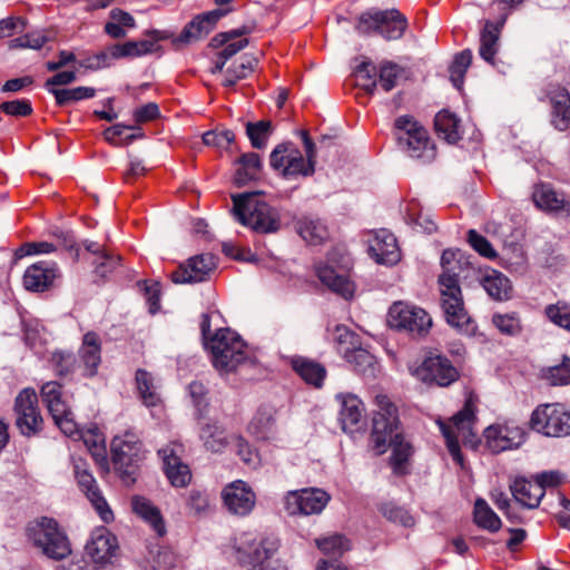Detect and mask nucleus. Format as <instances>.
Returning <instances> with one entry per match:
<instances>
[{
    "instance_id": "obj_1",
    "label": "nucleus",
    "mask_w": 570,
    "mask_h": 570,
    "mask_svg": "<svg viewBox=\"0 0 570 570\" xmlns=\"http://www.w3.org/2000/svg\"><path fill=\"white\" fill-rule=\"evenodd\" d=\"M439 276L441 307L446 323L464 334H473L475 325L465 309L460 278L474 271L469 258L459 249H444Z\"/></svg>"
},
{
    "instance_id": "obj_2",
    "label": "nucleus",
    "mask_w": 570,
    "mask_h": 570,
    "mask_svg": "<svg viewBox=\"0 0 570 570\" xmlns=\"http://www.w3.org/2000/svg\"><path fill=\"white\" fill-rule=\"evenodd\" d=\"M376 410L372 419L370 442L376 455L384 454L392 448L390 458L394 473L404 474L405 463L413 454V448L405 441L400 431L399 411L396 405L384 394L375 396Z\"/></svg>"
},
{
    "instance_id": "obj_3",
    "label": "nucleus",
    "mask_w": 570,
    "mask_h": 570,
    "mask_svg": "<svg viewBox=\"0 0 570 570\" xmlns=\"http://www.w3.org/2000/svg\"><path fill=\"white\" fill-rule=\"evenodd\" d=\"M279 547L275 535L254 532L240 533L234 543L237 561L248 570H288Z\"/></svg>"
},
{
    "instance_id": "obj_4",
    "label": "nucleus",
    "mask_w": 570,
    "mask_h": 570,
    "mask_svg": "<svg viewBox=\"0 0 570 570\" xmlns=\"http://www.w3.org/2000/svg\"><path fill=\"white\" fill-rule=\"evenodd\" d=\"M214 367L224 374L235 372L240 365L254 363L247 344L234 331L218 328L206 343Z\"/></svg>"
},
{
    "instance_id": "obj_5",
    "label": "nucleus",
    "mask_w": 570,
    "mask_h": 570,
    "mask_svg": "<svg viewBox=\"0 0 570 570\" xmlns=\"http://www.w3.org/2000/svg\"><path fill=\"white\" fill-rule=\"evenodd\" d=\"M306 158L293 144L277 145L269 156L274 170L287 179L312 176L315 171V144L306 131L302 134Z\"/></svg>"
},
{
    "instance_id": "obj_6",
    "label": "nucleus",
    "mask_w": 570,
    "mask_h": 570,
    "mask_svg": "<svg viewBox=\"0 0 570 570\" xmlns=\"http://www.w3.org/2000/svg\"><path fill=\"white\" fill-rule=\"evenodd\" d=\"M233 214L242 225L256 233H275L281 227L278 212L261 199L258 194L233 196Z\"/></svg>"
},
{
    "instance_id": "obj_7",
    "label": "nucleus",
    "mask_w": 570,
    "mask_h": 570,
    "mask_svg": "<svg viewBox=\"0 0 570 570\" xmlns=\"http://www.w3.org/2000/svg\"><path fill=\"white\" fill-rule=\"evenodd\" d=\"M26 535L35 548L52 560H63L71 553L70 541L59 523L48 517L30 521Z\"/></svg>"
},
{
    "instance_id": "obj_8",
    "label": "nucleus",
    "mask_w": 570,
    "mask_h": 570,
    "mask_svg": "<svg viewBox=\"0 0 570 570\" xmlns=\"http://www.w3.org/2000/svg\"><path fill=\"white\" fill-rule=\"evenodd\" d=\"M399 147L410 157L431 163L436 157V148L429 131L414 117L404 115L394 121Z\"/></svg>"
},
{
    "instance_id": "obj_9",
    "label": "nucleus",
    "mask_w": 570,
    "mask_h": 570,
    "mask_svg": "<svg viewBox=\"0 0 570 570\" xmlns=\"http://www.w3.org/2000/svg\"><path fill=\"white\" fill-rule=\"evenodd\" d=\"M355 30L360 35H380L387 41L401 39L407 29V19L396 9H368L355 20Z\"/></svg>"
},
{
    "instance_id": "obj_10",
    "label": "nucleus",
    "mask_w": 570,
    "mask_h": 570,
    "mask_svg": "<svg viewBox=\"0 0 570 570\" xmlns=\"http://www.w3.org/2000/svg\"><path fill=\"white\" fill-rule=\"evenodd\" d=\"M476 404L475 399L470 395L463 407L454 414L449 423L438 421L440 430L445 439L446 448L452 459L459 465H463V455L460 449V439L464 442L473 435V425L476 421Z\"/></svg>"
},
{
    "instance_id": "obj_11",
    "label": "nucleus",
    "mask_w": 570,
    "mask_h": 570,
    "mask_svg": "<svg viewBox=\"0 0 570 570\" xmlns=\"http://www.w3.org/2000/svg\"><path fill=\"white\" fill-rule=\"evenodd\" d=\"M410 373L429 386L448 387L460 379V371L443 354L428 352L419 364L410 366Z\"/></svg>"
},
{
    "instance_id": "obj_12",
    "label": "nucleus",
    "mask_w": 570,
    "mask_h": 570,
    "mask_svg": "<svg viewBox=\"0 0 570 570\" xmlns=\"http://www.w3.org/2000/svg\"><path fill=\"white\" fill-rule=\"evenodd\" d=\"M532 430L547 436H566L570 434V412L562 404H541L531 414Z\"/></svg>"
},
{
    "instance_id": "obj_13",
    "label": "nucleus",
    "mask_w": 570,
    "mask_h": 570,
    "mask_svg": "<svg viewBox=\"0 0 570 570\" xmlns=\"http://www.w3.org/2000/svg\"><path fill=\"white\" fill-rule=\"evenodd\" d=\"M141 448L138 434L131 430L112 439L111 461L122 478H131L135 474L136 465L142 459Z\"/></svg>"
},
{
    "instance_id": "obj_14",
    "label": "nucleus",
    "mask_w": 570,
    "mask_h": 570,
    "mask_svg": "<svg viewBox=\"0 0 570 570\" xmlns=\"http://www.w3.org/2000/svg\"><path fill=\"white\" fill-rule=\"evenodd\" d=\"M389 324L391 327L405 331L412 336H423L429 333L432 318L421 307L396 302L389 309Z\"/></svg>"
},
{
    "instance_id": "obj_15",
    "label": "nucleus",
    "mask_w": 570,
    "mask_h": 570,
    "mask_svg": "<svg viewBox=\"0 0 570 570\" xmlns=\"http://www.w3.org/2000/svg\"><path fill=\"white\" fill-rule=\"evenodd\" d=\"M331 500V495L318 488H306L286 492L283 498L288 515L320 514Z\"/></svg>"
},
{
    "instance_id": "obj_16",
    "label": "nucleus",
    "mask_w": 570,
    "mask_h": 570,
    "mask_svg": "<svg viewBox=\"0 0 570 570\" xmlns=\"http://www.w3.org/2000/svg\"><path fill=\"white\" fill-rule=\"evenodd\" d=\"M16 425L26 436L38 434L43 428V419L38 406V395L33 389H23L14 401Z\"/></svg>"
},
{
    "instance_id": "obj_17",
    "label": "nucleus",
    "mask_w": 570,
    "mask_h": 570,
    "mask_svg": "<svg viewBox=\"0 0 570 570\" xmlns=\"http://www.w3.org/2000/svg\"><path fill=\"white\" fill-rule=\"evenodd\" d=\"M525 431L514 421H505L488 426L484 432L487 448L492 453L518 449L525 441Z\"/></svg>"
},
{
    "instance_id": "obj_18",
    "label": "nucleus",
    "mask_w": 570,
    "mask_h": 570,
    "mask_svg": "<svg viewBox=\"0 0 570 570\" xmlns=\"http://www.w3.org/2000/svg\"><path fill=\"white\" fill-rule=\"evenodd\" d=\"M73 472L79 488L86 494L102 521L109 522L112 520V511L102 497L95 478L88 471V464L81 459L73 460Z\"/></svg>"
},
{
    "instance_id": "obj_19",
    "label": "nucleus",
    "mask_w": 570,
    "mask_h": 570,
    "mask_svg": "<svg viewBox=\"0 0 570 570\" xmlns=\"http://www.w3.org/2000/svg\"><path fill=\"white\" fill-rule=\"evenodd\" d=\"M532 200L540 210L559 218L570 217V196L551 184H539L532 193Z\"/></svg>"
},
{
    "instance_id": "obj_20",
    "label": "nucleus",
    "mask_w": 570,
    "mask_h": 570,
    "mask_svg": "<svg viewBox=\"0 0 570 570\" xmlns=\"http://www.w3.org/2000/svg\"><path fill=\"white\" fill-rule=\"evenodd\" d=\"M61 272L55 262L39 261L23 273L22 284L28 292L42 293L56 286Z\"/></svg>"
},
{
    "instance_id": "obj_21",
    "label": "nucleus",
    "mask_w": 570,
    "mask_h": 570,
    "mask_svg": "<svg viewBox=\"0 0 570 570\" xmlns=\"http://www.w3.org/2000/svg\"><path fill=\"white\" fill-rule=\"evenodd\" d=\"M222 499L226 509L238 517L248 515L256 504L255 492L242 480L227 484L222 491Z\"/></svg>"
},
{
    "instance_id": "obj_22",
    "label": "nucleus",
    "mask_w": 570,
    "mask_h": 570,
    "mask_svg": "<svg viewBox=\"0 0 570 570\" xmlns=\"http://www.w3.org/2000/svg\"><path fill=\"white\" fill-rule=\"evenodd\" d=\"M370 256L382 265L393 266L401 259V249L396 237L387 229L382 228L371 234L367 240Z\"/></svg>"
},
{
    "instance_id": "obj_23",
    "label": "nucleus",
    "mask_w": 570,
    "mask_h": 570,
    "mask_svg": "<svg viewBox=\"0 0 570 570\" xmlns=\"http://www.w3.org/2000/svg\"><path fill=\"white\" fill-rule=\"evenodd\" d=\"M216 259L212 254H202L190 257L180 264L170 275L176 284L204 282L215 269Z\"/></svg>"
},
{
    "instance_id": "obj_24",
    "label": "nucleus",
    "mask_w": 570,
    "mask_h": 570,
    "mask_svg": "<svg viewBox=\"0 0 570 570\" xmlns=\"http://www.w3.org/2000/svg\"><path fill=\"white\" fill-rule=\"evenodd\" d=\"M225 13L226 11L216 9L196 16L184 27L179 36L173 38V46L178 49L206 37Z\"/></svg>"
},
{
    "instance_id": "obj_25",
    "label": "nucleus",
    "mask_w": 570,
    "mask_h": 570,
    "mask_svg": "<svg viewBox=\"0 0 570 570\" xmlns=\"http://www.w3.org/2000/svg\"><path fill=\"white\" fill-rule=\"evenodd\" d=\"M183 445L173 443L159 450L164 461V470L170 484L176 488H185L191 481V471L180 459Z\"/></svg>"
},
{
    "instance_id": "obj_26",
    "label": "nucleus",
    "mask_w": 570,
    "mask_h": 570,
    "mask_svg": "<svg viewBox=\"0 0 570 570\" xmlns=\"http://www.w3.org/2000/svg\"><path fill=\"white\" fill-rule=\"evenodd\" d=\"M79 373L85 379L98 374L101 364V340L96 332H87L78 350Z\"/></svg>"
},
{
    "instance_id": "obj_27",
    "label": "nucleus",
    "mask_w": 570,
    "mask_h": 570,
    "mask_svg": "<svg viewBox=\"0 0 570 570\" xmlns=\"http://www.w3.org/2000/svg\"><path fill=\"white\" fill-rule=\"evenodd\" d=\"M546 96L551 106V125L564 131L570 124V92L567 88L550 83L546 89Z\"/></svg>"
},
{
    "instance_id": "obj_28",
    "label": "nucleus",
    "mask_w": 570,
    "mask_h": 570,
    "mask_svg": "<svg viewBox=\"0 0 570 570\" xmlns=\"http://www.w3.org/2000/svg\"><path fill=\"white\" fill-rule=\"evenodd\" d=\"M87 556L98 564L107 563L115 554L117 544L116 538L101 528L91 533L86 547Z\"/></svg>"
},
{
    "instance_id": "obj_29",
    "label": "nucleus",
    "mask_w": 570,
    "mask_h": 570,
    "mask_svg": "<svg viewBox=\"0 0 570 570\" xmlns=\"http://www.w3.org/2000/svg\"><path fill=\"white\" fill-rule=\"evenodd\" d=\"M336 399L341 405L338 421L343 431H357L364 413L362 401L354 394H338Z\"/></svg>"
},
{
    "instance_id": "obj_30",
    "label": "nucleus",
    "mask_w": 570,
    "mask_h": 570,
    "mask_svg": "<svg viewBox=\"0 0 570 570\" xmlns=\"http://www.w3.org/2000/svg\"><path fill=\"white\" fill-rule=\"evenodd\" d=\"M510 490L515 501L528 509L538 508L544 497L542 485L535 483L534 480H528L525 478H517L510 485Z\"/></svg>"
},
{
    "instance_id": "obj_31",
    "label": "nucleus",
    "mask_w": 570,
    "mask_h": 570,
    "mask_svg": "<svg viewBox=\"0 0 570 570\" xmlns=\"http://www.w3.org/2000/svg\"><path fill=\"white\" fill-rule=\"evenodd\" d=\"M316 275L332 292L346 299L353 297L355 285L346 275L337 274L334 268L327 265L317 266Z\"/></svg>"
},
{
    "instance_id": "obj_32",
    "label": "nucleus",
    "mask_w": 570,
    "mask_h": 570,
    "mask_svg": "<svg viewBox=\"0 0 570 570\" xmlns=\"http://www.w3.org/2000/svg\"><path fill=\"white\" fill-rule=\"evenodd\" d=\"M503 26L504 24H501L498 20H487L480 33L479 55L491 65H494L495 61V55L500 47L499 39Z\"/></svg>"
},
{
    "instance_id": "obj_33",
    "label": "nucleus",
    "mask_w": 570,
    "mask_h": 570,
    "mask_svg": "<svg viewBox=\"0 0 570 570\" xmlns=\"http://www.w3.org/2000/svg\"><path fill=\"white\" fill-rule=\"evenodd\" d=\"M481 285L488 295L495 301L503 302L512 297L513 288L510 279L495 269H491L483 275Z\"/></svg>"
},
{
    "instance_id": "obj_34",
    "label": "nucleus",
    "mask_w": 570,
    "mask_h": 570,
    "mask_svg": "<svg viewBox=\"0 0 570 570\" xmlns=\"http://www.w3.org/2000/svg\"><path fill=\"white\" fill-rule=\"evenodd\" d=\"M249 29L243 27L240 29L230 30L227 32H222L215 36L212 40L214 47L224 46L223 50L219 52V58H224L226 60L230 59L242 49H244L248 45V39H238L237 41H232L236 38H239L244 35H247Z\"/></svg>"
},
{
    "instance_id": "obj_35",
    "label": "nucleus",
    "mask_w": 570,
    "mask_h": 570,
    "mask_svg": "<svg viewBox=\"0 0 570 570\" xmlns=\"http://www.w3.org/2000/svg\"><path fill=\"white\" fill-rule=\"evenodd\" d=\"M292 367L307 384L315 387H321L326 376V370L322 364L306 357L293 358Z\"/></svg>"
},
{
    "instance_id": "obj_36",
    "label": "nucleus",
    "mask_w": 570,
    "mask_h": 570,
    "mask_svg": "<svg viewBox=\"0 0 570 570\" xmlns=\"http://www.w3.org/2000/svg\"><path fill=\"white\" fill-rule=\"evenodd\" d=\"M49 364L53 373L61 380H72L79 371L78 358L70 351L58 350L52 352Z\"/></svg>"
},
{
    "instance_id": "obj_37",
    "label": "nucleus",
    "mask_w": 570,
    "mask_h": 570,
    "mask_svg": "<svg viewBox=\"0 0 570 570\" xmlns=\"http://www.w3.org/2000/svg\"><path fill=\"white\" fill-rule=\"evenodd\" d=\"M131 504L135 513L146 520L159 537L166 534V525L160 511L149 500L144 497H135Z\"/></svg>"
},
{
    "instance_id": "obj_38",
    "label": "nucleus",
    "mask_w": 570,
    "mask_h": 570,
    "mask_svg": "<svg viewBox=\"0 0 570 570\" xmlns=\"http://www.w3.org/2000/svg\"><path fill=\"white\" fill-rule=\"evenodd\" d=\"M295 227L299 236L311 245H318L328 236L326 225L318 218L302 217Z\"/></svg>"
},
{
    "instance_id": "obj_39",
    "label": "nucleus",
    "mask_w": 570,
    "mask_h": 570,
    "mask_svg": "<svg viewBox=\"0 0 570 570\" xmlns=\"http://www.w3.org/2000/svg\"><path fill=\"white\" fill-rule=\"evenodd\" d=\"M40 396L51 416L67 413L69 406L62 397V386L60 383L56 381L45 383L40 389Z\"/></svg>"
},
{
    "instance_id": "obj_40",
    "label": "nucleus",
    "mask_w": 570,
    "mask_h": 570,
    "mask_svg": "<svg viewBox=\"0 0 570 570\" xmlns=\"http://www.w3.org/2000/svg\"><path fill=\"white\" fill-rule=\"evenodd\" d=\"M135 381L139 397L146 406L154 407L160 405L161 397L149 372L142 368L137 370Z\"/></svg>"
},
{
    "instance_id": "obj_41",
    "label": "nucleus",
    "mask_w": 570,
    "mask_h": 570,
    "mask_svg": "<svg viewBox=\"0 0 570 570\" xmlns=\"http://www.w3.org/2000/svg\"><path fill=\"white\" fill-rule=\"evenodd\" d=\"M458 117L448 110L438 112L434 119L438 136L450 144L456 142L461 138Z\"/></svg>"
},
{
    "instance_id": "obj_42",
    "label": "nucleus",
    "mask_w": 570,
    "mask_h": 570,
    "mask_svg": "<svg viewBox=\"0 0 570 570\" xmlns=\"http://www.w3.org/2000/svg\"><path fill=\"white\" fill-rule=\"evenodd\" d=\"M238 168L235 174V183L238 186H244L248 181L254 180L258 177L262 163L258 154L247 153L239 157Z\"/></svg>"
},
{
    "instance_id": "obj_43",
    "label": "nucleus",
    "mask_w": 570,
    "mask_h": 570,
    "mask_svg": "<svg viewBox=\"0 0 570 570\" xmlns=\"http://www.w3.org/2000/svg\"><path fill=\"white\" fill-rule=\"evenodd\" d=\"M473 520L479 528L492 533L498 532L502 527L500 518L484 499L475 500Z\"/></svg>"
},
{
    "instance_id": "obj_44",
    "label": "nucleus",
    "mask_w": 570,
    "mask_h": 570,
    "mask_svg": "<svg viewBox=\"0 0 570 570\" xmlns=\"http://www.w3.org/2000/svg\"><path fill=\"white\" fill-rule=\"evenodd\" d=\"M275 417L272 409H259L248 424V432L258 440H267L274 431Z\"/></svg>"
},
{
    "instance_id": "obj_45",
    "label": "nucleus",
    "mask_w": 570,
    "mask_h": 570,
    "mask_svg": "<svg viewBox=\"0 0 570 570\" xmlns=\"http://www.w3.org/2000/svg\"><path fill=\"white\" fill-rule=\"evenodd\" d=\"M154 52V42L145 40L127 41L111 46L114 59L137 58Z\"/></svg>"
},
{
    "instance_id": "obj_46",
    "label": "nucleus",
    "mask_w": 570,
    "mask_h": 570,
    "mask_svg": "<svg viewBox=\"0 0 570 570\" xmlns=\"http://www.w3.org/2000/svg\"><path fill=\"white\" fill-rule=\"evenodd\" d=\"M199 436L205 448L212 452H222L229 443L224 429L217 424H205L202 426Z\"/></svg>"
},
{
    "instance_id": "obj_47",
    "label": "nucleus",
    "mask_w": 570,
    "mask_h": 570,
    "mask_svg": "<svg viewBox=\"0 0 570 570\" xmlns=\"http://www.w3.org/2000/svg\"><path fill=\"white\" fill-rule=\"evenodd\" d=\"M376 73V67L371 61H362L354 70L356 85L372 95L377 87Z\"/></svg>"
},
{
    "instance_id": "obj_48",
    "label": "nucleus",
    "mask_w": 570,
    "mask_h": 570,
    "mask_svg": "<svg viewBox=\"0 0 570 570\" xmlns=\"http://www.w3.org/2000/svg\"><path fill=\"white\" fill-rule=\"evenodd\" d=\"M406 219L409 224L413 225L417 230L431 234L436 230L435 222L422 212L420 205L415 202H410L406 207Z\"/></svg>"
},
{
    "instance_id": "obj_49",
    "label": "nucleus",
    "mask_w": 570,
    "mask_h": 570,
    "mask_svg": "<svg viewBox=\"0 0 570 570\" xmlns=\"http://www.w3.org/2000/svg\"><path fill=\"white\" fill-rule=\"evenodd\" d=\"M544 316L554 325L570 332V303L558 301L544 307Z\"/></svg>"
},
{
    "instance_id": "obj_50",
    "label": "nucleus",
    "mask_w": 570,
    "mask_h": 570,
    "mask_svg": "<svg viewBox=\"0 0 570 570\" xmlns=\"http://www.w3.org/2000/svg\"><path fill=\"white\" fill-rule=\"evenodd\" d=\"M51 92L59 106H66L75 101L92 98L96 89L91 87H76L72 89H52Z\"/></svg>"
},
{
    "instance_id": "obj_51",
    "label": "nucleus",
    "mask_w": 570,
    "mask_h": 570,
    "mask_svg": "<svg viewBox=\"0 0 570 570\" xmlns=\"http://www.w3.org/2000/svg\"><path fill=\"white\" fill-rule=\"evenodd\" d=\"M185 505L194 515H204L210 509L209 494L205 490L191 489L185 497Z\"/></svg>"
},
{
    "instance_id": "obj_52",
    "label": "nucleus",
    "mask_w": 570,
    "mask_h": 570,
    "mask_svg": "<svg viewBox=\"0 0 570 570\" xmlns=\"http://www.w3.org/2000/svg\"><path fill=\"white\" fill-rule=\"evenodd\" d=\"M492 324L504 335L515 336L522 332V323L518 313H497L492 316Z\"/></svg>"
},
{
    "instance_id": "obj_53",
    "label": "nucleus",
    "mask_w": 570,
    "mask_h": 570,
    "mask_svg": "<svg viewBox=\"0 0 570 570\" xmlns=\"http://www.w3.org/2000/svg\"><path fill=\"white\" fill-rule=\"evenodd\" d=\"M472 62V51L465 49L454 57L452 65L450 66V78L454 87L460 89L463 85L464 76Z\"/></svg>"
},
{
    "instance_id": "obj_54",
    "label": "nucleus",
    "mask_w": 570,
    "mask_h": 570,
    "mask_svg": "<svg viewBox=\"0 0 570 570\" xmlns=\"http://www.w3.org/2000/svg\"><path fill=\"white\" fill-rule=\"evenodd\" d=\"M272 132V122L261 120L257 122H247L246 135L254 148L262 149L266 146L267 139Z\"/></svg>"
},
{
    "instance_id": "obj_55",
    "label": "nucleus",
    "mask_w": 570,
    "mask_h": 570,
    "mask_svg": "<svg viewBox=\"0 0 570 570\" xmlns=\"http://www.w3.org/2000/svg\"><path fill=\"white\" fill-rule=\"evenodd\" d=\"M316 546L324 554L333 558L342 556L350 549L348 540L341 534L317 539Z\"/></svg>"
},
{
    "instance_id": "obj_56",
    "label": "nucleus",
    "mask_w": 570,
    "mask_h": 570,
    "mask_svg": "<svg viewBox=\"0 0 570 570\" xmlns=\"http://www.w3.org/2000/svg\"><path fill=\"white\" fill-rule=\"evenodd\" d=\"M543 377L550 385L570 384V357L564 356L560 364L547 368Z\"/></svg>"
},
{
    "instance_id": "obj_57",
    "label": "nucleus",
    "mask_w": 570,
    "mask_h": 570,
    "mask_svg": "<svg viewBox=\"0 0 570 570\" xmlns=\"http://www.w3.org/2000/svg\"><path fill=\"white\" fill-rule=\"evenodd\" d=\"M402 75V68L392 62L383 61L379 68V82L385 91L392 90Z\"/></svg>"
},
{
    "instance_id": "obj_58",
    "label": "nucleus",
    "mask_w": 570,
    "mask_h": 570,
    "mask_svg": "<svg viewBox=\"0 0 570 570\" xmlns=\"http://www.w3.org/2000/svg\"><path fill=\"white\" fill-rule=\"evenodd\" d=\"M380 512L387 520L399 522L404 527L414 525L413 517L402 507L394 504L393 502H384L380 505Z\"/></svg>"
},
{
    "instance_id": "obj_59",
    "label": "nucleus",
    "mask_w": 570,
    "mask_h": 570,
    "mask_svg": "<svg viewBox=\"0 0 570 570\" xmlns=\"http://www.w3.org/2000/svg\"><path fill=\"white\" fill-rule=\"evenodd\" d=\"M81 438L96 462L106 463V448L101 435L97 432L89 431L88 433L81 435Z\"/></svg>"
},
{
    "instance_id": "obj_60",
    "label": "nucleus",
    "mask_w": 570,
    "mask_h": 570,
    "mask_svg": "<svg viewBox=\"0 0 570 570\" xmlns=\"http://www.w3.org/2000/svg\"><path fill=\"white\" fill-rule=\"evenodd\" d=\"M235 140L234 131L229 129L209 130L203 135V141L206 146L216 147L218 149L227 148Z\"/></svg>"
},
{
    "instance_id": "obj_61",
    "label": "nucleus",
    "mask_w": 570,
    "mask_h": 570,
    "mask_svg": "<svg viewBox=\"0 0 570 570\" xmlns=\"http://www.w3.org/2000/svg\"><path fill=\"white\" fill-rule=\"evenodd\" d=\"M120 263V256L111 252H101V254L95 259V273L100 277H106L109 273H112Z\"/></svg>"
},
{
    "instance_id": "obj_62",
    "label": "nucleus",
    "mask_w": 570,
    "mask_h": 570,
    "mask_svg": "<svg viewBox=\"0 0 570 570\" xmlns=\"http://www.w3.org/2000/svg\"><path fill=\"white\" fill-rule=\"evenodd\" d=\"M346 356L348 362L354 365L355 371L361 374L374 370V356L363 348L355 350Z\"/></svg>"
},
{
    "instance_id": "obj_63",
    "label": "nucleus",
    "mask_w": 570,
    "mask_h": 570,
    "mask_svg": "<svg viewBox=\"0 0 570 570\" xmlns=\"http://www.w3.org/2000/svg\"><path fill=\"white\" fill-rule=\"evenodd\" d=\"M151 556L150 566L154 570H167L175 566L176 557L168 548L158 547L149 551Z\"/></svg>"
},
{
    "instance_id": "obj_64",
    "label": "nucleus",
    "mask_w": 570,
    "mask_h": 570,
    "mask_svg": "<svg viewBox=\"0 0 570 570\" xmlns=\"http://www.w3.org/2000/svg\"><path fill=\"white\" fill-rule=\"evenodd\" d=\"M468 242L471 247L481 256L487 258H494L497 253L491 243L474 229L468 232Z\"/></svg>"
}]
</instances>
